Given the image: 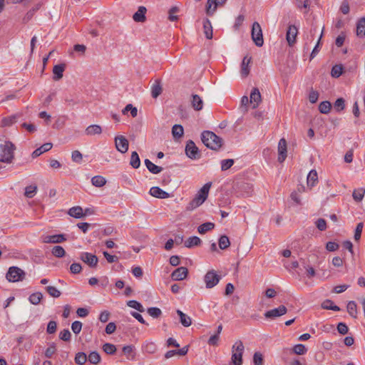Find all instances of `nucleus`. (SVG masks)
<instances>
[{
	"label": "nucleus",
	"instance_id": "obj_60",
	"mask_svg": "<svg viewBox=\"0 0 365 365\" xmlns=\"http://www.w3.org/2000/svg\"><path fill=\"white\" fill-rule=\"evenodd\" d=\"M334 108L338 111L343 110L345 108V101L342 98H338L334 103Z\"/></svg>",
	"mask_w": 365,
	"mask_h": 365
},
{
	"label": "nucleus",
	"instance_id": "obj_45",
	"mask_svg": "<svg viewBox=\"0 0 365 365\" xmlns=\"http://www.w3.org/2000/svg\"><path fill=\"white\" fill-rule=\"evenodd\" d=\"M172 133L174 138H180L183 135L184 130L181 125H174L172 128Z\"/></svg>",
	"mask_w": 365,
	"mask_h": 365
},
{
	"label": "nucleus",
	"instance_id": "obj_7",
	"mask_svg": "<svg viewBox=\"0 0 365 365\" xmlns=\"http://www.w3.org/2000/svg\"><path fill=\"white\" fill-rule=\"evenodd\" d=\"M185 153L189 158L192 160L199 159L200 158V153L197 147L191 140H188L186 144Z\"/></svg>",
	"mask_w": 365,
	"mask_h": 365
},
{
	"label": "nucleus",
	"instance_id": "obj_6",
	"mask_svg": "<svg viewBox=\"0 0 365 365\" xmlns=\"http://www.w3.org/2000/svg\"><path fill=\"white\" fill-rule=\"evenodd\" d=\"M220 279V276L215 270L208 271L204 277L206 288L211 289L214 287L219 283Z\"/></svg>",
	"mask_w": 365,
	"mask_h": 365
},
{
	"label": "nucleus",
	"instance_id": "obj_34",
	"mask_svg": "<svg viewBox=\"0 0 365 365\" xmlns=\"http://www.w3.org/2000/svg\"><path fill=\"white\" fill-rule=\"evenodd\" d=\"M162 93V87L160 86V81H156L155 83L153 85L151 88V95L152 97L156 98L158 97Z\"/></svg>",
	"mask_w": 365,
	"mask_h": 365
},
{
	"label": "nucleus",
	"instance_id": "obj_16",
	"mask_svg": "<svg viewBox=\"0 0 365 365\" xmlns=\"http://www.w3.org/2000/svg\"><path fill=\"white\" fill-rule=\"evenodd\" d=\"M66 240L65 235L63 234L47 235L43 237V242L57 244L61 243Z\"/></svg>",
	"mask_w": 365,
	"mask_h": 365
},
{
	"label": "nucleus",
	"instance_id": "obj_19",
	"mask_svg": "<svg viewBox=\"0 0 365 365\" xmlns=\"http://www.w3.org/2000/svg\"><path fill=\"white\" fill-rule=\"evenodd\" d=\"M147 9L145 6H141L138 11L133 14V19L135 22L143 23L146 20L145 14Z\"/></svg>",
	"mask_w": 365,
	"mask_h": 365
},
{
	"label": "nucleus",
	"instance_id": "obj_30",
	"mask_svg": "<svg viewBox=\"0 0 365 365\" xmlns=\"http://www.w3.org/2000/svg\"><path fill=\"white\" fill-rule=\"evenodd\" d=\"M192 106L195 110H200L202 109L203 102L201 98L197 95L192 96Z\"/></svg>",
	"mask_w": 365,
	"mask_h": 365
},
{
	"label": "nucleus",
	"instance_id": "obj_32",
	"mask_svg": "<svg viewBox=\"0 0 365 365\" xmlns=\"http://www.w3.org/2000/svg\"><path fill=\"white\" fill-rule=\"evenodd\" d=\"M201 243V240L197 237L193 236L189 237L185 242V246L188 248H191L194 246L200 245Z\"/></svg>",
	"mask_w": 365,
	"mask_h": 365
},
{
	"label": "nucleus",
	"instance_id": "obj_41",
	"mask_svg": "<svg viewBox=\"0 0 365 365\" xmlns=\"http://www.w3.org/2000/svg\"><path fill=\"white\" fill-rule=\"evenodd\" d=\"M322 307L324 309H328V310H333V311H339L340 310V308L338 306L334 305V302L330 299H327V300L324 301L323 303L322 304Z\"/></svg>",
	"mask_w": 365,
	"mask_h": 365
},
{
	"label": "nucleus",
	"instance_id": "obj_48",
	"mask_svg": "<svg viewBox=\"0 0 365 365\" xmlns=\"http://www.w3.org/2000/svg\"><path fill=\"white\" fill-rule=\"evenodd\" d=\"M212 186V182H209L205 183L202 187L198 191V194H200L201 196L205 197V199L206 200L207 198L210 189Z\"/></svg>",
	"mask_w": 365,
	"mask_h": 365
},
{
	"label": "nucleus",
	"instance_id": "obj_22",
	"mask_svg": "<svg viewBox=\"0 0 365 365\" xmlns=\"http://www.w3.org/2000/svg\"><path fill=\"white\" fill-rule=\"evenodd\" d=\"M52 147H53L52 143H46L43 144L41 147L36 148L31 153V157L33 158H36L40 156L43 153L50 150L52 148Z\"/></svg>",
	"mask_w": 365,
	"mask_h": 365
},
{
	"label": "nucleus",
	"instance_id": "obj_53",
	"mask_svg": "<svg viewBox=\"0 0 365 365\" xmlns=\"http://www.w3.org/2000/svg\"><path fill=\"white\" fill-rule=\"evenodd\" d=\"M147 312L150 317L153 318H158L162 314L161 309L158 307H150L147 309Z\"/></svg>",
	"mask_w": 365,
	"mask_h": 365
},
{
	"label": "nucleus",
	"instance_id": "obj_52",
	"mask_svg": "<svg viewBox=\"0 0 365 365\" xmlns=\"http://www.w3.org/2000/svg\"><path fill=\"white\" fill-rule=\"evenodd\" d=\"M343 72V66L341 65H335L332 67L331 75L334 78H339Z\"/></svg>",
	"mask_w": 365,
	"mask_h": 365
},
{
	"label": "nucleus",
	"instance_id": "obj_5",
	"mask_svg": "<svg viewBox=\"0 0 365 365\" xmlns=\"http://www.w3.org/2000/svg\"><path fill=\"white\" fill-rule=\"evenodd\" d=\"M252 38L257 46H262L264 43L262 31L258 22H254L252 27Z\"/></svg>",
	"mask_w": 365,
	"mask_h": 365
},
{
	"label": "nucleus",
	"instance_id": "obj_24",
	"mask_svg": "<svg viewBox=\"0 0 365 365\" xmlns=\"http://www.w3.org/2000/svg\"><path fill=\"white\" fill-rule=\"evenodd\" d=\"M68 215L75 218H82L86 215V213L83 212V210L80 206H75L69 209Z\"/></svg>",
	"mask_w": 365,
	"mask_h": 365
},
{
	"label": "nucleus",
	"instance_id": "obj_10",
	"mask_svg": "<svg viewBox=\"0 0 365 365\" xmlns=\"http://www.w3.org/2000/svg\"><path fill=\"white\" fill-rule=\"evenodd\" d=\"M80 258L91 267H96L98 262V257L95 255L89 252L81 253Z\"/></svg>",
	"mask_w": 365,
	"mask_h": 365
},
{
	"label": "nucleus",
	"instance_id": "obj_27",
	"mask_svg": "<svg viewBox=\"0 0 365 365\" xmlns=\"http://www.w3.org/2000/svg\"><path fill=\"white\" fill-rule=\"evenodd\" d=\"M177 314L180 317V321L182 326L188 327L191 325L192 319L189 316L179 309L177 310Z\"/></svg>",
	"mask_w": 365,
	"mask_h": 365
},
{
	"label": "nucleus",
	"instance_id": "obj_21",
	"mask_svg": "<svg viewBox=\"0 0 365 365\" xmlns=\"http://www.w3.org/2000/svg\"><path fill=\"white\" fill-rule=\"evenodd\" d=\"M22 116V113H16L8 117H5L1 120L0 126L1 127H6V126H11L14 123L16 122L17 119Z\"/></svg>",
	"mask_w": 365,
	"mask_h": 365
},
{
	"label": "nucleus",
	"instance_id": "obj_39",
	"mask_svg": "<svg viewBox=\"0 0 365 365\" xmlns=\"http://www.w3.org/2000/svg\"><path fill=\"white\" fill-rule=\"evenodd\" d=\"M127 306L130 308L135 309L140 312H144L145 308L143 306L136 300H129L126 303Z\"/></svg>",
	"mask_w": 365,
	"mask_h": 365
},
{
	"label": "nucleus",
	"instance_id": "obj_1",
	"mask_svg": "<svg viewBox=\"0 0 365 365\" xmlns=\"http://www.w3.org/2000/svg\"><path fill=\"white\" fill-rule=\"evenodd\" d=\"M15 145L11 141L0 142V162L11 163L14 158Z\"/></svg>",
	"mask_w": 365,
	"mask_h": 365
},
{
	"label": "nucleus",
	"instance_id": "obj_2",
	"mask_svg": "<svg viewBox=\"0 0 365 365\" xmlns=\"http://www.w3.org/2000/svg\"><path fill=\"white\" fill-rule=\"evenodd\" d=\"M201 139L204 145L212 150H217L222 145V138L212 131H203L201 134Z\"/></svg>",
	"mask_w": 365,
	"mask_h": 365
},
{
	"label": "nucleus",
	"instance_id": "obj_62",
	"mask_svg": "<svg viewBox=\"0 0 365 365\" xmlns=\"http://www.w3.org/2000/svg\"><path fill=\"white\" fill-rule=\"evenodd\" d=\"M233 164L234 160L232 159L223 160L221 162V169L222 170H227L230 168Z\"/></svg>",
	"mask_w": 365,
	"mask_h": 365
},
{
	"label": "nucleus",
	"instance_id": "obj_12",
	"mask_svg": "<svg viewBox=\"0 0 365 365\" xmlns=\"http://www.w3.org/2000/svg\"><path fill=\"white\" fill-rule=\"evenodd\" d=\"M188 274V269L185 267H180L175 269L171 274V278L175 281L183 280Z\"/></svg>",
	"mask_w": 365,
	"mask_h": 365
},
{
	"label": "nucleus",
	"instance_id": "obj_59",
	"mask_svg": "<svg viewBox=\"0 0 365 365\" xmlns=\"http://www.w3.org/2000/svg\"><path fill=\"white\" fill-rule=\"evenodd\" d=\"M133 350V346H125L123 348V352L125 355L127 356L128 359H133L134 355L132 354Z\"/></svg>",
	"mask_w": 365,
	"mask_h": 365
},
{
	"label": "nucleus",
	"instance_id": "obj_8",
	"mask_svg": "<svg viewBox=\"0 0 365 365\" xmlns=\"http://www.w3.org/2000/svg\"><path fill=\"white\" fill-rule=\"evenodd\" d=\"M287 312V309L284 305H280L277 308L270 309L264 313V317L267 319H274L276 317H281Z\"/></svg>",
	"mask_w": 365,
	"mask_h": 365
},
{
	"label": "nucleus",
	"instance_id": "obj_31",
	"mask_svg": "<svg viewBox=\"0 0 365 365\" xmlns=\"http://www.w3.org/2000/svg\"><path fill=\"white\" fill-rule=\"evenodd\" d=\"M349 314L353 318L357 317V305L354 301H349L346 306Z\"/></svg>",
	"mask_w": 365,
	"mask_h": 365
},
{
	"label": "nucleus",
	"instance_id": "obj_55",
	"mask_svg": "<svg viewBox=\"0 0 365 365\" xmlns=\"http://www.w3.org/2000/svg\"><path fill=\"white\" fill-rule=\"evenodd\" d=\"M56 351V344H55V343L53 342L50 344L49 347H48L46 349L45 353H44L45 356L46 358H51Z\"/></svg>",
	"mask_w": 365,
	"mask_h": 365
},
{
	"label": "nucleus",
	"instance_id": "obj_51",
	"mask_svg": "<svg viewBox=\"0 0 365 365\" xmlns=\"http://www.w3.org/2000/svg\"><path fill=\"white\" fill-rule=\"evenodd\" d=\"M45 289L48 294L53 297L57 298L61 294V292L53 286H48Z\"/></svg>",
	"mask_w": 365,
	"mask_h": 365
},
{
	"label": "nucleus",
	"instance_id": "obj_63",
	"mask_svg": "<svg viewBox=\"0 0 365 365\" xmlns=\"http://www.w3.org/2000/svg\"><path fill=\"white\" fill-rule=\"evenodd\" d=\"M337 331L340 334L345 335L349 331V328L344 322H339L337 325Z\"/></svg>",
	"mask_w": 365,
	"mask_h": 365
},
{
	"label": "nucleus",
	"instance_id": "obj_44",
	"mask_svg": "<svg viewBox=\"0 0 365 365\" xmlns=\"http://www.w3.org/2000/svg\"><path fill=\"white\" fill-rule=\"evenodd\" d=\"M87 358L90 363L95 365H97L101 361V356L97 351L91 352Z\"/></svg>",
	"mask_w": 365,
	"mask_h": 365
},
{
	"label": "nucleus",
	"instance_id": "obj_13",
	"mask_svg": "<svg viewBox=\"0 0 365 365\" xmlns=\"http://www.w3.org/2000/svg\"><path fill=\"white\" fill-rule=\"evenodd\" d=\"M227 0H207L206 6V13L212 16L215 11L217 6L222 5Z\"/></svg>",
	"mask_w": 365,
	"mask_h": 365
},
{
	"label": "nucleus",
	"instance_id": "obj_15",
	"mask_svg": "<svg viewBox=\"0 0 365 365\" xmlns=\"http://www.w3.org/2000/svg\"><path fill=\"white\" fill-rule=\"evenodd\" d=\"M298 34L297 28L294 26H289L286 34V38L289 46H292L295 41Z\"/></svg>",
	"mask_w": 365,
	"mask_h": 365
},
{
	"label": "nucleus",
	"instance_id": "obj_9",
	"mask_svg": "<svg viewBox=\"0 0 365 365\" xmlns=\"http://www.w3.org/2000/svg\"><path fill=\"white\" fill-rule=\"evenodd\" d=\"M129 142L123 135L115 136V148L121 153H125L128 150Z\"/></svg>",
	"mask_w": 365,
	"mask_h": 365
},
{
	"label": "nucleus",
	"instance_id": "obj_49",
	"mask_svg": "<svg viewBox=\"0 0 365 365\" xmlns=\"http://www.w3.org/2000/svg\"><path fill=\"white\" fill-rule=\"evenodd\" d=\"M87 356L84 352H78L75 356V362L79 365H83L87 361Z\"/></svg>",
	"mask_w": 365,
	"mask_h": 365
},
{
	"label": "nucleus",
	"instance_id": "obj_20",
	"mask_svg": "<svg viewBox=\"0 0 365 365\" xmlns=\"http://www.w3.org/2000/svg\"><path fill=\"white\" fill-rule=\"evenodd\" d=\"M205 200H206L205 199V197H202L200 194L197 193L192 200L189 202L187 208L189 210H192L201 205Z\"/></svg>",
	"mask_w": 365,
	"mask_h": 365
},
{
	"label": "nucleus",
	"instance_id": "obj_50",
	"mask_svg": "<svg viewBox=\"0 0 365 365\" xmlns=\"http://www.w3.org/2000/svg\"><path fill=\"white\" fill-rule=\"evenodd\" d=\"M331 106L329 101H322L319 106V110L322 113L327 114L329 113Z\"/></svg>",
	"mask_w": 365,
	"mask_h": 365
},
{
	"label": "nucleus",
	"instance_id": "obj_61",
	"mask_svg": "<svg viewBox=\"0 0 365 365\" xmlns=\"http://www.w3.org/2000/svg\"><path fill=\"white\" fill-rule=\"evenodd\" d=\"M57 329V324L55 321H50L48 323L46 331L48 334H54Z\"/></svg>",
	"mask_w": 365,
	"mask_h": 365
},
{
	"label": "nucleus",
	"instance_id": "obj_3",
	"mask_svg": "<svg viewBox=\"0 0 365 365\" xmlns=\"http://www.w3.org/2000/svg\"><path fill=\"white\" fill-rule=\"evenodd\" d=\"M231 359L229 365H242L245 346L241 340H237L231 348Z\"/></svg>",
	"mask_w": 365,
	"mask_h": 365
},
{
	"label": "nucleus",
	"instance_id": "obj_33",
	"mask_svg": "<svg viewBox=\"0 0 365 365\" xmlns=\"http://www.w3.org/2000/svg\"><path fill=\"white\" fill-rule=\"evenodd\" d=\"M85 132L88 135H93L101 133L102 129L98 125H91L87 127Z\"/></svg>",
	"mask_w": 365,
	"mask_h": 365
},
{
	"label": "nucleus",
	"instance_id": "obj_42",
	"mask_svg": "<svg viewBox=\"0 0 365 365\" xmlns=\"http://www.w3.org/2000/svg\"><path fill=\"white\" fill-rule=\"evenodd\" d=\"M365 195V189L364 188H359L358 190H354L352 196L355 201L356 202H361Z\"/></svg>",
	"mask_w": 365,
	"mask_h": 365
},
{
	"label": "nucleus",
	"instance_id": "obj_38",
	"mask_svg": "<svg viewBox=\"0 0 365 365\" xmlns=\"http://www.w3.org/2000/svg\"><path fill=\"white\" fill-rule=\"evenodd\" d=\"M51 253L56 257L61 258L65 256L66 251L63 247L60 245H56L53 247Z\"/></svg>",
	"mask_w": 365,
	"mask_h": 365
},
{
	"label": "nucleus",
	"instance_id": "obj_43",
	"mask_svg": "<svg viewBox=\"0 0 365 365\" xmlns=\"http://www.w3.org/2000/svg\"><path fill=\"white\" fill-rule=\"evenodd\" d=\"M91 182H92L93 185L98 187H101L106 184V180L103 177L100 176V175H96V176H94L92 178Z\"/></svg>",
	"mask_w": 365,
	"mask_h": 365
},
{
	"label": "nucleus",
	"instance_id": "obj_11",
	"mask_svg": "<svg viewBox=\"0 0 365 365\" xmlns=\"http://www.w3.org/2000/svg\"><path fill=\"white\" fill-rule=\"evenodd\" d=\"M287 141L284 138L279 140L278 143V161L283 163L287 158Z\"/></svg>",
	"mask_w": 365,
	"mask_h": 365
},
{
	"label": "nucleus",
	"instance_id": "obj_58",
	"mask_svg": "<svg viewBox=\"0 0 365 365\" xmlns=\"http://www.w3.org/2000/svg\"><path fill=\"white\" fill-rule=\"evenodd\" d=\"M178 8L176 6H173L169 10L168 19L170 21H175L178 19V16L175 15V14L178 13Z\"/></svg>",
	"mask_w": 365,
	"mask_h": 365
},
{
	"label": "nucleus",
	"instance_id": "obj_25",
	"mask_svg": "<svg viewBox=\"0 0 365 365\" xmlns=\"http://www.w3.org/2000/svg\"><path fill=\"white\" fill-rule=\"evenodd\" d=\"M318 182V175L317 173L315 170H312L308 175L307 179V186L312 188L315 185V184Z\"/></svg>",
	"mask_w": 365,
	"mask_h": 365
},
{
	"label": "nucleus",
	"instance_id": "obj_35",
	"mask_svg": "<svg viewBox=\"0 0 365 365\" xmlns=\"http://www.w3.org/2000/svg\"><path fill=\"white\" fill-rule=\"evenodd\" d=\"M130 165L133 168H138L140 165V160L137 152L133 151L131 153Z\"/></svg>",
	"mask_w": 365,
	"mask_h": 365
},
{
	"label": "nucleus",
	"instance_id": "obj_64",
	"mask_svg": "<svg viewBox=\"0 0 365 365\" xmlns=\"http://www.w3.org/2000/svg\"><path fill=\"white\" fill-rule=\"evenodd\" d=\"M82 329V323L79 321H75L71 324V329L76 334L81 332Z\"/></svg>",
	"mask_w": 365,
	"mask_h": 365
},
{
	"label": "nucleus",
	"instance_id": "obj_56",
	"mask_svg": "<svg viewBox=\"0 0 365 365\" xmlns=\"http://www.w3.org/2000/svg\"><path fill=\"white\" fill-rule=\"evenodd\" d=\"M37 187L36 186H32L29 185L27 186L25 189V196L31 198L34 196L35 193L36 192Z\"/></svg>",
	"mask_w": 365,
	"mask_h": 365
},
{
	"label": "nucleus",
	"instance_id": "obj_46",
	"mask_svg": "<svg viewBox=\"0 0 365 365\" xmlns=\"http://www.w3.org/2000/svg\"><path fill=\"white\" fill-rule=\"evenodd\" d=\"M128 111L130 112L131 116L133 118H135L138 115V109L135 107H134L132 104H128L122 110V113L123 115H125L128 113Z\"/></svg>",
	"mask_w": 365,
	"mask_h": 365
},
{
	"label": "nucleus",
	"instance_id": "obj_17",
	"mask_svg": "<svg viewBox=\"0 0 365 365\" xmlns=\"http://www.w3.org/2000/svg\"><path fill=\"white\" fill-rule=\"evenodd\" d=\"M251 61L252 57L248 55L245 56L242 59L240 73L243 78L247 77L250 73L249 65Z\"/></svg>",
	"mask_w": 365,
	"mask_h": 365
},
{
	"label": "nucleus",
	"instance_id": "obj_36",
	"mask_svg": "<svg viewBox=\"0 0 365 365\" xmlns=\"http://www.w3.org/2000/svg\"><path fill=\"white\" fill-rule=\"evenodd\" d=\"M215 227V224L212 222H205L200 225L197 227V231L200 234L202 235L207 232V231H210Z\"/></svg>",
	"mask_w": 365,
	"mask_h": 365
},
{
	"label": "nucleus",
	"instance_id": "obj_54",
	"mask_svg": "<svg viewBox=\"0 0 365 365\" xmlns=\"http://www.w3.org/2000/svg\"><path fill=\"white\" fill-rule=\"evenodd\" d=\"M293 351L296 354L302 355L307 351V349L304 344H298L293 347Z\"/></svg>",
	"mask_w": 365,
	"mask_h": 365
},
{
	"label": "nucleus",
	"instance_id": "obj_26",
	"mask_svg": "<svg viewBox=\"0 0 365 365\" xmlns=\"http://www.w3.org/2000/svg\"><path fill=\"white\" fill-rule=\"evenodd\" d=\"M203 30L205 37L207 39H211L212 38V26L208 19H205L203 21Z\"/></svg>",
	"mask_w": 365,
	"mask_h": 365
},
{
	"label": "nucleus",
	"instance_id": "obj_14",
	"mask_svg": "<svg viewBox=\"0 0 365 365\" xmlns=\"http://www.w3.org/2000/svg\"><path fill=\"white\" fill-rule=\"evenodd\" d=\"M261 101L262 98L259 89L257 88H252L250 98V103L252 105V108H256Z\"/></svg>",
	"mask_w": 365,
	"mask_h": 365
},
{
	"label": "nucleus",
	"instance_id": "obj_23",
	"mask_svg": "<svg viewBox=\"0 0 365 365\" xmlns=\"http://www.w3.org/2000/svg\"><path fill=\"white\" fill-rule=\"evenodd\" d=\"M66 65L64 63L58 64L53 66V80L58 81L63 77V71H65Z\"/></svg>",
	"mask_w": 365,
	"mask_h": 365
},
{
	"label": "nucleus",
	"instance_id": "obj_18",
	"mask_svg": "<svg viewBox=\"0 0 365 365\" xmlns=\"http://www.w3.org/2000/svg\"><path fill=\"white\" fill-rule=\"evenodd\" d=\"M150 194L157 198L166 199L170 197V194L159 187L155 186L150 188Z\"/></svg>",
	"mask_w": 365,
	"mask_h": 365
},
{
	"label": "nucleus",
	"instance_id": "obj_37",
	"mask_svg": "<svg viewBox=\"0 0 365 365\" xmlns=\"http://www.w3.org/2000/svg\"><path fill=\"white\" fill-rule=\"evenodd\" d=\"M42 298H43L42 293L40 292H37L31 294L29 297V300L32 304L37 305L40 303Z\"/></svg>",
	"mask_w": 365,
	"mask_h": 365
},
{
	"label": "nucleus",
	"instance_id": "obj_28",
	"mask_svg": "<svg viewBox=\"0 0 365 365\" xmlns=\"http://www.w3.org/2000/svg\"><path fill=\"white\" fill-rule=\"evenodd\" d=\"M144 163L146 168L151 173L158 174L163 170V168L161 167L155 165L148 159H145Z\"/></svg>",
	"mask_w": 365,
	"mask_h": 365
},
{
	"label": "nucleus",
	"instance_id": "obj_40",
	"mask_svg": "<svg viewBox=\"0 0 365 365\" xmlns=\"http://www.w3.org/2000/svg\"><path fill=\"white\" fill-rule=\"evenodd\" d=\"M219 247L221 250H225L228 248L230 245V242L229 237L227 235L220 236L218 240Z\"/></svg>",
	"mask_w": 365,
	"mask_h": 365
},
{
	"label": "nucleus",
	"instance_id": "obj_47",
	"mask_svg": "<svg viewBox=\"0 0 365 365\" xmlns=\"http://www.w3.org/2000/svg\"><path fill=\"white\" fill-rule=\"evenodd\" d=\"M253 364L254 365H263L264 364V356L259 351H256L253 355Z\"/></svg>",
	"mask_w": 365,
	"mask_h": 365
},
{
	"label": "nucleus",
	"instance_id": "obj_4",
	"mask_svg": "<svg viewBox=\"0 0 365 365\" xmlns=\"http://www.w3.org/2000/svg\"><path fill=\"white\" fill-rule=\"evenodd\" d=\"M26 273L25 272L18 267H9L6 274V278L9 282H16L23 281L25 278Z\"/></svg>",
	"mask_w": 365,
	"mask_h": 365
},
{
	"label": "nucleus",
	"instance_id": "obj_57",
	"mask_svg": "<svg viewBox=\"0 0 365 365\" xmlns=\"http://www.w3.org/2000/svg\"><path fill=\"white\" fill-rule=\"evenodd\" d=\"M71 334L68 329H63L59 333L60 339L64 341H69L71 339Z\"/></svg>",
	"mask_w": 365,
	"mask_h": 365
},
{
	"label": "nucleus",
	"instance_id": "obj_29",
	"mask_svg": "<svg viewBox=\"0 0 365 365\" xmlns=\"http://www.w3.org/2000/svg\"><path fill=\"white\" fill-rule=\"evenodd\" d=\"M356 35L359 37L365 36V17L361 18L356 24Z\"/></svg>",
	"mask_w": 365,
	"mask_h": 365
}]
</instances>
